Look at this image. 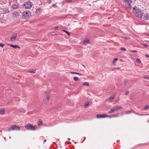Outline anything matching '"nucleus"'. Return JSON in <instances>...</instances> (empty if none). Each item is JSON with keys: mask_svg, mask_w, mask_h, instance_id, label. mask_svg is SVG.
Segmentation results:
<instances>
[{"mask_svg": "<svg viewBox=\"0 0 149 149\" xmlns=\"http://www.w3.org/2000/svg\"><path fill=\"white\" fill-rule=\"evenodd\" d=\"M118 114H116L114 115L113 116V117H118Z\"/></svg>", "mask_w": 149, "mask_h": 149, "instance_id": "nucleus-34", "label": "nucleus"}, {"mask_svg": "<svg viewBox=\"0 0 149 149\" xmlns=\"http://www.w3.org/2000/svg\"><path fill=\"white\" fill-rule=\"evenodd\" d=\"M136 61L138 63H140L141 62V61L139 59L137 58L136 60Z\"/></svg>", "mask_w": 149, "mask_h": 149, "instance_id": "nucleus-28", "label": "nucleus"}, {"mask_svg": "<svg viewBox=\"0 0 149 149\" xmlns=\"http://www.w3.org/2000/svg\"><path fill=\"white\" fill-rule=\"evenodd\" d=\"M20 130V127L18 126L15 125H13L8 129V130Z\"/></svg>", "mask_w": 149, "mask_h": 149, "instance_id": "nucleus-6", "label": "nucleus"}, {"mask_svg": "<svg viewBox=\"0 0 149 149\" xmlns=\"http://www.w3.org/2000/svg\"><path fill=\"white\" fill-rule=\"evenodd\" d=\"M116 96L115 95H111L110 96L109 98V100H113L115 97Z\"/></svg>", "mask_w": 149, "mask_h": 149, "instance_id": "nucleus-16", "label": "nucleus"}, {"mask_svg": "<svg viewBox=\"0 0 149 149\" xmlns=\"http://www.w3.org/2000/svg\"><path fill=\"white\" fill-rule=\"evenodd\" d=\"M133 8V12L136 17L140 18L143 16V13L142 10L137 8Z\"/></svg>", "mask_w": 149, "mask_h": 149, "instance_id": "nucleus-1", "label": "nucleus"}, {"mask_svg": "<svg viewBox=\"0 0 149 149\" xmlns=\"http://www.w3.org/2000/svg\"><path fill=\"white\" fill-rule=\"evenodd\" d=\"M4 45L2 43L0 42V46L3 47L4 46Z\"/></svg>", "mask_w": 149, "mask_h": 149, "instance_id": "nucleus-35", "label": "nucleus"}, {"mask_svg": "<svg viewBox=\"0 0 149 149\" xmlns=\"http://www.w3.org/2000/svg\"><path fill=\"white\" fill-rule=\"evenodd\" d=\"M46 140H44V142H46Z\"/></svg>", "mask_w": 149, "mask_h": 149, "instance_id": "nucleus-44", "label": "nucleus"}, {"mask_svg": "<svg viewBox=\"0 0 149 149\" xmlns=\"http://www.w3.org/2000/svg\"><path fill=\"white\" fill-rule=\"evenodd\" d=\"M120 49V50H124L125 51H126V49L125 48L123 47H121Z\"/></svg>", "mask_w": 149, "mask_h": 149, "instance_id": "nucleus-31", "label": "nucleus"}, {"mask_svg": "<svg viewBox=\"0 0 149 149\" xmlns=\"http://www.w3.org/2000/svg\"><path fill=\"white\" fill-rule=\"evenodd\" d=\"M78 78L77 77H74V79L75 81H77L78 80Z\"/></svg>", "mask_w": 149, "mask_h": 149, "instance_id": "nucleus-26", "label": "nucleus"}, {"mask_svg": "<svg viewBox=\"0 0 149 149\" xmlns=\"http://www.w3.org/2000/svg\"><path fill=\"white\" fill-rule=\"evenodd\" d=\"M32 6V3L29 1L25 2L23 4V7L26 9H30Z\"/></svg>", "mask_w": 149, "mask_h": 149, "instance_id": "nucleus-4", "label": "nucleus"}, {"mask_svg": "<svg viewBox=\"0 0 149 149\" xmlns=\"http://www.w3.org/2000/svg\"><path fill=\"white\" fill-rule=\"evenodd\" d=\"M146 56L147 58H149V55L148 54H146Z\"/></svg>", "mask_w": 149, "mask_h": 149, "instance_id": "nucleus-41", "label": "nucleus"}, {"mask_svg": "<svg viewBox=\"0 0 149 149\" xmlns=\"http://www.w3.org/2000/svg\"><path fill=\"white\" fill-rule=\"evenodd\" d=\"M129 93V92H126L125 93V94L126 95H128Z\"/></svg>", "mask_w": 149, "mask_h": 149, "instance_id": "nucleus-39", "label": "nucleus"}, {"mask_svg": "<svg viewBox=\"0 0 149 149\" xmlns=\"http://www.w3.org/2000/svg\"><path fill=\"white\" fill-rule=\"evenodd\" d=\"M30 16V13L28 11H26L22 13V17L25 19L29 18Z\"/></svg>", "mask_w": 149, "mask_h": 149, "instance_id": "nucleus-5", "label": "nucleus"}, {"mask_svg": "<svg viewBox=\"0 0 149 149\" xmlns=\"http://www.w3.org/2000/svg\"><path fill=\"white\" fill-rule=\"evenodd\" d=\"M146 144L145 143H142V144Z\"/></svg>", "mask_w": 149, "mask_h": 149, "instance_id": "nucleus-45", "label": "nucleus"}, {"mask_svg": "<svg viewBox=\"0 0 149 149\" xmlns=\"http://www.w3.org/2000/svg\"><path fill=\"white\" fill-rule=\"evenodd\" d=\"M134 111L133 110H131L130 111H125V113L127 114H128L129 113H131L132 112H133Z\"/></svg>", "mask_w": 149, "mask_h": 149, "instance_id": "nucleus-18", "label": "nucleus"}, {"mask_svg": "<svg viewBox=\"0 0 149 149\" xmlns=\"http://www.w3.org/2000/svg\"><path fill=\"white\" fill-rule=\"evenodd\" d=\"M89 103L88 102H86L84 104V107H86L88 106L89 105Z\"/></svg>", "mask_w": 149, "mask_h": 149, "instance_id": "nucleus-25", "label": "nucleus"}, {"mask_svg": "<svg viewBox=\"0 0 149 149\" xmlns=\"http://www.w3.org/2000/svg\"><path fill=\"white\" fill-rule=\"evenodd\" d=\"M17 36V34L16 33H15L13 34L11 38L10 39V40L11 41H14L16 38Z\"/></svg>", "mask_w": 149, "mask_h": 149, "instance_id": "nucleus-10", "label": "nucleus"}, {"mask_svg": "<svg viewBox=\"0 0 149 149\" xmlns=\"http://www.w3.org/2000/svg\"><path fill=\"white\" fill-rule=\"evenodd\" d=\"M118 59V58H114L113 61V63L114 64L116 62V61Z\"/></svg>", "mask_w": 149, "mask_h": 149, "instance_id": "nucleus-22", "label": "nucleus"}, {"mask_svg": "<svg viewBox=\"0 0 149 149\" xmlns=\"http://www.w3.org/2000/svg\"><path fill=\"white\" fill-rule=\"evenodd\" d=\"M143 45L145 47H147L148 46V45L147 44H145V43H143Z\"/></svg>", "mask_w": 149, "mask_h": 149, "instance_id": "nucleus-36", "label": "nucleus"}, {"mask_svg": "<svg viewBox=\"0 0 149 149\" xmlns=\"http://www.w3.org/2000/svg\"><path fill=\"white\" fill-rule=\"evenodd\" d=\"M81 84L83 86H88L89 84L88 82H81Z\"/></svg>", "mask_w": 149, "mask_h": 149, "instance_id": "nucleus-17", "label": "nucleus"}, {"mask_svg": "<svg viewBox=\"0 0 149 149\" xmlns=\"http://www.w3.org/2000/svg\"><path fill=\"white\" fill-rule=\"evenodd\" d=\"M108 116V115L106 114H104L103 115L101 114H98L97 115V118H104Z\"/></svg>", "mask_w": 149, "mask_h": 149, "instance_id": "nucleus-7", "label": "nucleus"}, {"mask_svg": "<svg viewBox=\"0 0 149 149\" xmlns=\"http://www.w3.org/2000/svg\"><path fill=\"white\" fill-rule=\"evenodd\" d=\"M129 81L127 80H125L123 82V84H125L129 82Z\"/></svg>", "mask_w": 149, "mask_h": 149, "instance_id": "nucleus-23", "label": "nucleus"}, {"mask_svg": "<svg viewBox=\"0 0 149 149\" xmlns=\"http://www.w3.org/2000/svg\"><path fill=\"white\" fill-rule=\"evenodd\" d=\"M12 6L13 9H17L19 7L18 3L17 2H14Z\"/></svg>", "mask_w": 149, "mask_h": 149, "instance_id": "nucleus-9", "label": "nucleus"}, {"mask_svg": "<svg viewBox=\"0 0 149 149\" xmlns=\"http://www.w3.org/2000/svg\"><path fill=\"white\" fill-rule=\"evenodd\" d=\"M148 108H149V106H147L145 107L144 109L145 110H146L148 109Z\"/></svg>", "mask_w": 149, "mask_h": 149, "instance_id": "nucleus-30", "label": "nucleus"}, {"mask_svg": "<svg viewBox=\"0 0 149 149\" xmlns=\"http://www.w3.org/2000/svg\"><path fill=\"white\" fill-rule=\"evenodd\" d=\"M120 68H114V70H119L120 69Z\"/></svg>", "mask_w": 149, "mask_h": 149, "instance_id": "nucleus-38", "label": "nucleus"}, {"mask_svg": "<svg viewBox=\"0 0 149 149\" xmlns=\"http://www.w3.org/2000/svg\"><path fill=\"white\" fill-rule=\"evenodd\" d=\"M37 123L38 125H41L42 124V121L41 119H38L37 120Z\"/></svg>", "mask_w": 149, "mask_h": 149, "instance_id": "nucleus-12", "label": "nucleus"}, {"mask_svg": "<svg viewBox=\"0 0 149 149\" xmlns=\"http://www.w3.org/2000/svg\"><path fill=\"white\" fill-rule=\"evenodd\" d=\"M12 16L14 18H17L19 16V13L16 11H14L12 13Z\"/></svg>", "mask_w": 149, "mask_h": 149, "instance_id": "nucleus-8", "label": "nucleus"}, {"mask_svg": "<svg viewBox=\"0 0 149 149\" xmlns=\"http://www.w3.org/2000/svg\"><path fill=\"white\" fill-rule=\"evenodd\" d=\"M89 43L90 42L88 38L86 39L83 42V43L85 45H86Z\"/></svg>", "mask_w": 149, "mask_h": 149, "instance_id": "nucleus-11", "label": "nucleus"}, {"mask_svg": "<svg viewBox=\"0 0 149 149\" xmlns=\"http://www.w3.org/2000/svg\"><path fill=\"white\" fill-rule=\"evenodd\" d=\"M107 117H109L110 118H111L112 117H113V116H108Z\"/></svg>", "mask_w": 149, "mask_h": 149, "instance_id": "nucleus-40", "label": "nucleus"}, {"mask_svg": "<svg viewBox=\"0 0 149 149\" xmlns=\"http://www.w3.org/2000/svg\"><path fill=\"white\" fill-rule=\"evenodd\" d=\"M5 111V109H2L0 110V114L2 115L4 113Z\"/></svg>", "mask_w": 149, "mask_h": 149, "instance_id": "nucleus-15", "label": "nucleus"}, {"mask_svg": "<svg viewBox=\"0 0 149 149\" xmlns=\"http://www.w3.org/2000/svg\"><path fill=\"white\" fill-rule=\"evenodd\" d=\"M145 18L147 19H149V16L148 14H146L145 15Z\"/></svg>", "mask_w": 149, "mask_h": 149, "instance_id": "nucleus-24", "label": "nucleus"}, {"mask_svg": "<svg viewBox=\"0 0 149 149\" xmlns=\"http://www.w3.org/2000/svg\"><path fill=\"white\" fill-rule=\"evenodd\" d=\"M135 113L136 115H139V116H143V115H143V114H138V113Z\"/></svg>", "mask_w": 149, "mask_h": 149, "instance_id": "nucleus-37", "label": "nucleus"}, {"mask_svg": "<svg viewBox=\"0 0 149 149\" xmlns=\"http://www.w3.org/2000/svg\"><path fill=\"white\" fill-rule=\"evenodd\" d=\"M9 46H10V47H12L14 48H19V46L18 45H14L12 44H8V45Z\"/></svg>", "mask_w": 149, "mask_h": 149, "instance_id": "nucleus-14", "label": "nucleus"}, {"mask_svg": "<svg viewBox=\"0 0 149 149\" xmlns=\"http://www.w3.org/2000/svg\"><path fill=\"white\" fill-rule=\"evenodd\" d=\"M36 69L34 70H31L30 71H28L27 72H30V73H33V74H34L36 72Z\"/></svg>", "mask_w": 149, "mask_h": 149, "instance_id": "nucleus-19", "label": "nucleus"}, {"mask_svg": "<svg viewBox=\"0 0 149 149\" xmlns=\"http://www.w3.org/2000/svg\"><path fill=\"white\" fill-rule=\"evenodd\" d=\"M9 12V10L8 9H6V10H5L4 12L5 13H7Z\"/></svg>", "mask_w": 149, "mask_h": 149, "instance_id": "nucleus-33", "label": "nucleus"}, {"mask_svg": "<svg viewBox=\"0 0 149 149\" xmlns=\"http://www.w3.org/2000/svg\"><path fill=\"white\" fill-rule=\"evenodd\" d=\"M143 78L144 79H149V78L148 76H144V77H143Z\"/></svg>", "mask_w": 149, "mask_h": 149, "instance_id": "nucleus-32", "label": "nucleus"}, {"mask_svg": "<svg viewBox=\"0 0 149 149\" xmlns=\"http://www.w3.org/2000/svg\"><path fill=\"white\" fill-rule=\"evenodd\" d=\"M58 28V27L57 26H56L55 28V29H57Z\"/></svg>", "mask_w": 149, "mask_h": 149, "instance_id": "nucleus-42", "label": "nucleus"}, {"mask_svg": "<svg viewBox=\"0 0 149 149\" xmlns=\"http://www.w3.org/2000/svg\"><path fill=\"white\" fill-rule=\"evenodd\" d=\"M62 31L65 32V33H66L68 36H70V33L68 32L67 31H66L65 30H62Z\"/></svg>", "mask_w": 149, "mask_h": 149, "instance_id": "nucleus-27", "label": "nucleus"}, {"mask_svg": "<svg viewBox=\"0 0 149 149\" xmlns=\"http://www.w3.org/2000/svg\"><path fill=\"white\" fill-rule=\"evenodd\" d=\"M67 1H69V2H71V1H72L71 0H67Z\"/></svg>", "mask_w": 149, "mask_h": 149, "instance_id": "nucleus-43", "label": "nucleus"}, {"mask_svg": "<svg viewBox=\"0 0 149 149\" xmlns=\"http://www.w3.org/2000/svg\"><path fill=\"white\" fill-rule=\"evenodd\" d=\"M130 52H131L136 53L137 52V51L136 50H130Z\"/></svg>", "mask_w": 149, "mask_h": 149, "instance_id": "nucleus-29", "label": "nucleus"}, {"mask_svg": "<svg viewBox=\"0 0 149 149\" xmlns=\"http://www.w3.org/2000/svg\"><path fill=\"white\" fill-rule=\"evenodd\" d=\"M46 98L48 100H49L50 99V95L49 94H46Z\"/></svg>", "mask_w": 149, "mask_h": 149, "instance_id": "nucleus-20", "label": "nucleus"}, {"mask_svg": "<svg viewBox=\"0 0 149 149\" xmlns=\"http://www.w3.org/2000/svg\"><path fill=\"white\" fill-rule=\"evenodd\" d=\"M123 107L120 105H116L113 107L109 111L108 113H113L118 110L122 109Z\"/></svg>", "mask_w": 149, "mask_h": 149, "instance_id": "nucleus-2", "label": "nucleus"}, {"mask_svg": "<svg viewBox=\"0 0 149 149\" xmlns=\"http://www.w3.org/2000/svg\"><path fill=\"white\" fill-rule=\"evenodd\" d=\"M42 12V9L40 8L37 9L36 10L35 13H36L39 14H40Z\"/></svg>", "mask_w": 149, "mask_h": 149, "instance_id": "nucleus-13", "label": "nucleus"}, {"mask_svg": "<svg viewBox=\"0 0 149 149\" xmlns=\"http://www.w3.org/2000/svg\"><path fill=\"white\" fill-rule=\"evenodd\" d=\"M70 73H71V74H78V75H82V74H81V73H77V72H70Z\"/></svg>", "mask_w": 149, "mask_h": 149, "instance_id": "nucleus-21", "label": "nucleus"}, {"mask_svg": "<svg viewBox=\"0 0 149 149\" xmlns=\"http://www.w3.org/2000/svg\"><path fill=\"white\" fill-rule=\"evenodd\" d=\"M83 66L84 67H85V66H84V65H83Z\"/></svg>", "mask_w": 149, "mask_h": 149, "instance_id": "nucleus-46", "label": "nucleus"}, {"mask_svg": "<svg viewBox=\"0 0 149 149\" xmlns=\"http://www.w3.org/2000/svg\"><path fill=\"white\" fill-rule=\"evenodd\" d=\"M25 127L27 130H35L37 129V127L36 125H33L30 124H28L25 125Z\"/></svg>", "mask_w": 149, "mask_h": 149, "instance_id": "nucleus-3", "label": "nucleus"}]
</instances>
